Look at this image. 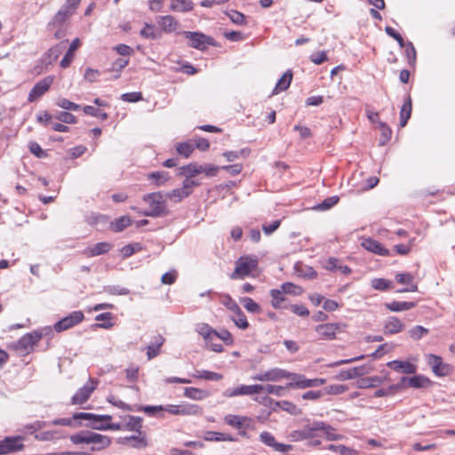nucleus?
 I'll return each instance as SVG.
<instances>
[{"label":"nucleus","mask_w":455,"mask_h":455,"mask_svg":"<svg viewBox=\"0 0 455 455\" xmlns=\"http://www.w3.org/2000/svg\"><path fill=\"white\" fill-rule=\"evenodd\" d=\"M143 201L149 206L148 211L142 212L144 216L157 218L168 213L165 194L161 192L147 194L143 196Z\"/></svg>","instance_id":"obj_1"},{"label":"nucleus","mask_w":455,"mask_h":455,"mask_svg":"<svg viewBox=\"0 0 455 455\" xmlns=\"http://www.w3.org/2000/svg\"><path fill=\"white\" fill-rule=\"evenodd\" d=\"M80 3L81 0H66L52 19L49 26L53 28H62L64 23L76 12Z\"/></svg>","instance_id":"obj_2"},{"label":"nucleus","mask_w":455,"mask_h":455,"mask_svg":"<svg viewBox=\"0 0 455 455\" xmlns=\"http://www.w3.org/2000/svg\"><path fill=\"white\" fill-rule=\"evenodd\" d=\"M52 332L51 327H45L41 331H34L23 335L15 344V348L21 353H29L34 346L43 338Z\"/></svg>","instance_id":"obj_3"},{"label":"nucleus","mask_w":455,"mask_h":455,"mask_svg":"<svg viewBox=\"0 0 455 455\" xmlns=\"http://www.w3.org/2000/svg\"><path fill=\"white\" fill-rule=\"evenodd\" d=\"M74 419L88 420L87 427L96 430H107L108 422L112 419L110 415H97L90 412H76Z\"/></svg>","instance_id":"obj_4"},{"label":"nucleus","mask_w":455,"mask_h":455,"mask_svg":"<svg viewBox=\"0 0 455 455\" xmlns=\"http://www.w3.org/2000/svg\"><path fill=\"white\" fill-rule=\"evenodd\" d=\"M257 259L251 257H241L235 263L234 272L230 275L231 279H243L257 267Z\"/></svg>","instance_id":"obj_5"},{"label":"nucleus","mask_w":455,"mask_h":455,"mask_svg":"<svg viewBox=\"0 0 455 455\" xmlns=\"http://www.w3.org/2000/svg\"><path fill=\"white\" fill-rule=\"evenodd\" d=\"M200 183L195 181L193 180L185 179L182 183V187L179 188H175L171 192L165 194L166 198L172 200L175 203H179L182 201L184 198L188 197L192 193V188L194 187L199 186Z\"/></svg>","instance_id":"obj_6"},{"label":"nucleus","mask_w":455,"mask_h":455,"mask_svg":"<svg viewBox=\"0 0 455 455\" xmlns=\"http://www.w3.org/2000/svg\"><path fill=\"white\" fill-rule=\"evenodd\" d=\"M98 380L90 378L85 385L80 387L71 398L73 405L83 404L88 401L92 392L97 388Z\"/></svg>","instance_id":"obj_7"},{"label":"nucleus","mask_w":455,"mask_h":455,"mask_svg":"<svg viewBox=\"0 0 455 455\" xmlns=\"http://www.w3.org/2000/svg\"><path fill=\"white\" fill-rule=\"evenodd\" d=\"M291 382L287 384V387H298V388H307V387H320L325 383L324 379H307L302 374L291 373L290 372V379Z\"/></svg>","instance_id":"obj_8"},{"label":"nucleus","mask_w":455,"mask_h":455,"mask_svg":"<svg viewBox=\"0 0 455 455\" xmlns=\"http://www.w3.org/2000/svg\"><path fill=\"white\" fill-rule=\"evenodd\" d=\"M84 319V315L82 311H73L68 315L55 323L53 328L57 332H61L77 325L83 322Z\"/></svg>","instance_id":"obj_9"},{"label":"nucleus","mask_w":455,"mask_h":455,"mask_svg":"<svg viewBox=\"0 0 455 455\" xmlns=\"http://www.w3.org/2000/svg\"><path fill=\"white\" fill-rule=\"evenodd\" d=\"M53 81V76H47L42 80L38 81L29 92L28 101L35 102L39 100L46 92H48Z\"/></svg>","instance_id":"obj_10"},{"label":"nucleus","mask_w":455,"mask_h":455,"mask_svg":"<svg viewBox=\"0 0 455 455\" xmlns=\"http://www.w3.org/2000/svg\"><path fill=\"white\" fill-rule=\"evenodd\" d=\"M251 379L258 381H279L283 379H290V372L280 368H273L257 373Z\"/></svg>","instance_id":"obj_11"},{"label":"nucleus","mask_w":455,"mask_h":455,"mask_svg":"<svg viewBox=\"0 0 455 455\" xmlns=\"http://www.w3.org/2000/svg\"><path fill=\"white\" fill-rule=\"evenodd\" d=\"M260 389H262L260 387L254 385H240L235 387L227 388L223 391L222 395L227 398L241 395H251L258 394Z\"/></svg>","instance_id":"obj_12"},{"label":"nucleus","mask_w":455,"mask_h":455,"mask_svg":"<svg viewBox=\"0 0 455 455\" xmlns=\"http://www.w3.org/2000/svg\"><path fill=\"white\" fill-rule=\"evenodd\" d=\"M339 323H322L315 327V331L320 339L332 340L336 338L337 331H340Z\"/></svg>","instance_id":"obj_13"},{"label":"nucleus","mask_w":455,"mask_h":455,"mask_svg":"<svg viewBox=\"0 0 455 455\" xmlns=\"http://www.w3.org/2000/svg\"><path fill=\"white\" fill-rule=\"evenodd\" d=\"M184 36L190 40L189 46L204 50L207 45L212 44V39L199 32L185 31Z\"/></svg>","instance_id":"obj_14"},{"label":"nucleus","mask_w":455,"mask_h":455,"mask_svg":"<svg viewBox=\"0 0 455 455\" xmlns=\"http://www.w3.org/2000/svg\"><path fill=\"white\" fill-rule=\"evenodd\" d=\"M405 329V323L395 315H389L384 320L383 332L385 335H395Z\"/></svg>","instance_id":"obj_15"},{"label":"nucleus","mask_w":455,"mask_h":455,"mask_svg":"<svg viewBox=\"0 0 455 455\" xmlns=\"http://www.w3.org/2000/svg\"><path fill=\"white\" fill-rule=\"evenodd\" d=\"M427 363L436 376H447L451 372V366L443 363L442 357L439 355H428Z\"/></svg>","instance_id":"obj_16"},{"label":"nucleus","mask_w":455,"mask_h":455,"mask_svg":"<svg viewBox=\"0 0 455 455\" xmlns=\"http://www.w3.org/2000/svg\"><path fill=\"white\" fill-rule=\"evenodd\" d=\"M259 440L266 445L274 448L275 451L285 453L292 450L290 444L277 443L275 436L269 432L264 431L259 435Z\"/></svg>","instance_id":"obj_17"},{"label":"nucleus","mask_w":455,"mask_h":455,"mask_svg":"<svg viewBox=\"0 0 455 455\" xmlns=\"http://www.w3.org/2000/svg\"><path fill=\"white\" fill-rule=\"evenodd\" d=\"M371 369L365 365L353 367L348 370L341 371L337 376L336 379L339 380H349L357 377L363 376L369 373Z\"/></svg>","instance_id":"obj_18"},{"label":"nucleus","mask_w":455,"mask_h":455,"mask_svg":"<svg viewBox=\"0 0 455 455\" xmlns=\"http://www.w3.org/2000/svg\"><path fill=\"white\" fill-rule=\"evenodd\" d=\"M22 447L23 444L21 437H6L4 440L0 442V454L19 451L22 449Z\"/></svg>","instance_id":"obj_19"},{"label":"nucleus","mask_w":455,"mask_h":455,"mask_svg":"<svg viewBox=\"0 0 455 455\" xmlns=\"http://www.w3.org/2000/svg\"><path fill=\"white\" fill-rule=\"evenodd\" d=\"M395 280L401 284L408 285V287L399 290L398 292H414L418 291V285L413 283L414 275L410 273H397Z\"/></svg>","instance_id":"obj_20"},{"label":"nucleus","mask_w":455,"mask_h":455,"mask_svg":"<svg viewBox=\"0 0 455 455\" xmlns=\"http://www.w3.org/2000/svg\"><path fill=\"white\" fill-rule=\"evenodd\" d=\"M224 421L226 424L237 429H246L250 427L251 419L245 416L228 414L225 416Z\"/></svg>","instance_id":"obj_21"},{"label":"nucleus","mask_w":455,"mask_h":455,"mask_svg":"<svg viewBox=\"0 0 455 455\" xmlns=\"http://www.w3.org/2000/svg\"><path fill=\"white\" fill-rule=\"evenodd\" d=\"M387 365L397 372L405 374H414L417 371V366L408 361L394 360L388 362Z\"/></svg>","instance_id":"obj_22"},{"label":"nucleus","mask_w":455,"mask_h":455,"mask_svg":"<svg viewBox=\"0 0 455 455\" xmlns=\"http://www.w3.org/2000/svg\"><path fill=\"white\" fill-rule=\"evenodd\" d=\"M326 424L323 422H314L310 427L304 428L299 433L300 439L314 438L322 436L323 430L325 429Z\"/></svg>","instance_id":"obj_23"},{"label":"nucleus","mask_w":455,"mask_h":455,"mask_svg":"<svg viewBox=\"0 0 455 455\" xmlns=\"http://www.w3.org/2000/svg\"><path fill=\"white\" fill-rule=\"evenodd\" d=\"M362 246L377 255L380 256H388L389 251L387 249H386L379 242L372 239V238H366L362 242Z\"/></svg>","instance_id":"obj_24"},{"label":"nucleus","mask_w":455,"mask_h":455,"mask_svg":"<svg viewBox=\"0 0 455 455\" xmlns=\"http://www.w3.org/2000/svg\"><path fill=\"white\" fill-rule=\"evenodd\" d=\"M156 21L161 29L166 33L175 31L179 26V22L172 15L160 16Z\"/></svg>","instance_id":"obj_25"},{"label":"nucleus","mask_w":455,"mask_h":455,"mask_svg":"<svg viewBox=\"0 0 455 455\" xmlns=\"http://www.w3.org/2000/svg\"><path fill=\"white\" fill-rule=\"evenodd\" d=\"M202 173V164L196 163H190L187 165H183L178 169L177 175L185 176L186 179L191 180L197 174Z\"/></svg>","instance_id":"obj_26"},{"label":"nucleus","mask_w":455,"mask_h":455,"mask_svg":"<svg viewBox=\"0 0 455 455\" xmlns=\"http://www.w3.org/2000/svg\"><path fill=\"white\" fill-rule=\"evenodd\" d=\"M112 248V244L107 242L98 243L84 250V253L87 257H95L107 253Z\"/></svg>","instance_id":"obj_27"},{"label":"nucleus","mask_w":455,"mask_h":455,"mask_svg":"<svg viewBox=\"0 0 455 455\" xmlns=\"http://www.w3.org/2000/svg\"><path fill=\"white\" fill-rule=\"evenodd\" d=\"M90 443L93 444L92 451H100L107 448L111 443V439L100 434L92 432Z\"/></svg>","instance_id":"obj_28"},{"label":"nucleus","mask_w":455,"mask_h":455,"mask_svg":"<svg viewBox=\"0 0 455 455\" xmlns=\"http://www.w3.org/2000/svg\"><path fill=\"white\" fill-rule=\"evenodd\" d=\"M142 419L137 416L127 415L124 418V429L141 434Z\"/></svg>","instance_id":"obj_29"},{"label":"nucleus","mask_w":455,"mask_h":455,"mask_svg":"<svg viewBox=\"0 0 455 455\" xmlns=\"http://www.w3.org/2000/svg\"><path fill=\"white\" fill-rule=\"evenodd\" d=\"M385 307L391 312H403L410 310L416 307V302L412 301H391L385 303Z\"/></svg>","instance_id":"obj_30"},{"label":"nucleus","mask_w":455,"mask_h":455,"mask_svg":"<svg viewBox=\"0 0 455 455\" xmlns=\"http://www.w3.org/2000/svg\"><path fill=\"white\" fill-rule=\"evenodd\" d=\"M80 44L81 43L78 38H76L71 42L68 52H66V54L60 61L61 68H66L70 65L74 59L75 52L79 48Z\"/></svg>","instance_id":"obj_31"},{"label":"nucleus","mask_w":455,"mask_h":455,"mask_svg":"<svg viewBox=\"0 0 455 455\" xmlns=\"http://www.w3.org/2000/svg\"><path fill=\"white\" fill-rule=\"evenodd\" d=\"M170 11L178 12H190L194 8V4L190 0H170Z\"/></svg>","instance_id":"obj_32"},{"label":"nucleus","mask_w":455,"mask_h":455,"mask_svg":"<svg viewBox=\"0 0 455 455\" xmlns=\"http://www.w3.org/2000/svg\"><path fill=\"white\" fill-rule=\"evenodd\" d=\"M411 99L410 95H407L400 111V125L404 127L407 124L408 120L411 115Z\"/></svg>","instance_id":"obj_33"},{"label":"nucleus","mask_w":455,"mask_h":455,"mask_svg":"<svg viewBox=\"0 0 455 455\" xmlns=\"http://www.w3.org/2000/svg\"><path fill=\"white\" fill-rule=\"evenodd\" d=\"M292 80V73L291 70H287L278 80L274 88L272 94H277L281 92L287 90Z\"/></svg>","instance_id":"obj_34"},{"label":"nucleus","mask_w":455,"mask_h":455,"mask_svg":"<svg viewBox=\"0 0 455 455\" xmlns=\"http://www.w3.org/2000/svg\"><path fill=\"white\" fill-rule=\"evenodd\" d=\"M184 395L191 400L201 401L207 398L210 394L208 391L197 387H185Z\"/></svg>","instance_id":"obj_35"},{"label":"nucleus","mask_w":455,"mask_h":455,"mask_svg":"<svg viewBox=\"0 0 455 455\" xmlns=\"http://www.w3.org/2000/svg\"><path fill=\"white\" fill-rule=\"evenodd\" d=\"M402 382L408 383V386L414 388H420L426 387L429 380L422 375H416L411 378L403 377Z\"/></svg>","instance_id":"obj_36"},{"label":"nucleus","mask_w":455,"mask_h":455,"mask_svg":"<svg viewBox=\"0 0 455 455\" xmlns=\"http://www.w3.org/2000/svg\"><path fill=\"white\" fill-rule=\"evenodd\" d=\"M203 409L197 404L182 403L180 404V415H202Z\"/></svg>","instance_id":"obj_37"},{"label":"nucleus","mask_w":455,"mask_h":455,"mask_svg":"<svg viewBox=\"0 0 455 455\" xmlns=\"http://www.w3.org/2000/svg\"><path fill=\"white\" fill-rule=\"evenodd\" d=\"M205 440L215 442H235L236 438L229 434L209 431L206 433Z\"/></svg>","instance_id":"obj_38"},{"label":"nucleus","mask_w":455,"mask_h":455,"mask_svg":"<svg viewBox=\"0 0 455 455\" xmlns=\"http://www.w3.org/2000/svg\"><path fill=\"white\" fill-rule=\"evenodd\" d=\"M196 379H203L206 380L218 381L222 379L223 376L220 373L213 372L206 370H196L193 375Z\"/></svg>","instance_id":"obj_39"},{"label":"nucleus","mask_w":455,"mask_h":455,"mask_svg":"<svg viewBox=\"0 0 455 455\" xmlns=\"http://www.w3.org/2000/svg\"><path fill=\"white\" fill-rule=\"evenodd\" d=\"M195 150L194 143L191 141H185L177 143L176 151L179 155L185 158H188Z\"/></svg>","instance_id":"obj_40"},{"label":"nucleus","mask_w":455,"mask_h":455,"mask_svg":"<svg viewBox=\"0 0 455 455\" xmlns=\"http://www.w3.org/2000/svg\"><path fill=\"white\" fill-rule=\"evenodd\" d=\"M62 437V433L60 430H48L38 433L35 438L38 441H54Z\"/></svg>","instance_id":"obj_41"},{"label":"nucleus","mask_w":455,"mask_h":455,"mask_svg":"<svg viewBox=\"0 0 455 455\" xmlns=\"http://www.w3.org/2000/svg\"><path fill=\"white\" fill-rule=\"evenodd\" d=\"M132 224V219L129 216H122L111 222V228L115 232H121Z\"/></svg>","instance_id":"obj_42"},{"label":"nucleus","mask_w":455,"mask_h":455,"mask_svg":"<svg viewBox=\"0 0 455 455\" xmlns=\"http://www.w3.org/2000/svg\"><path fill=\"white\" fill-rule=\"evenodd\" d=\"M140 35L147 39H157L161 36V32L154 25L147 23L140 30Z\"/></svg>","instance_id":"obj_43"},{"label":"nucleus","mask_w":455,"mask_h":455,"mask_svg":"<svg viewBox=\"0 0 455 455\" xmlns=\"http://www.w3.org/2000/svg\"><path fill=\"white\" fill-rule=\"evenodd\" d=\"M196 331L204 338V340L211 339V337H216V330L207 323L199 324L196 327Z\"/></svg>","instance_id":"obj_44"},{"label":"nucleus","mask_w":455,"mask_h":455,"mask_svg":"<svg viewBox=\"0 0 455 455\" xmlns=\"http://www.w3.org/2000/svg\"><path fill=\"white\" fill-rule=\"evenodd\" d=\"M91 435H92V432H90V431H82V432L77 433L76 435H72L70 436V441L74 444H80V443H87V444H89L90 441H92L91 440Z\"/></svg>","instance_id":"obj_45"},{"label":"nucleus","mask_w":455,"mask_h":455,"mask_svg":"<svg viewBox=\"0 0 455 455\" xmlns=\"http://www.w3.org/2000/svg\"><path fill=\"white\" fill-rule=\"evenodd\" d=\"M257 387H260L262 389H260L258 394H260L262 392H266L267 394H272L275 395L277 396H282L283 395L284 387L282 386H275V385H259L257 384Z\"/></svg>","instance_id":"obj_46"},{"label":"nucleus","mask_w":455,"mask_h":455,"mask_svg":"<svg viewBox=\"0 0 455 455\" xmlns=\"http://www.w3.org/2000/svg\"><path fill=\"white\" fill-rule=\"evenodd\" d=\"M55 104L63 109L70 111H77L81 108L80 105L74 103L65 98H58L55 101Z\"/></svg>","instance_id":"obj_47"},{"label":"nucleus","mask_w":455,"mask_h":455,"mask_svg":"<svg viewBox=\"0 0 455 455\" xmlns=\"http://www.w3.org/2000/svg\"><path fill=\"white\" fill-rule=\"evenodd\" d=\"M234 314L235 315L231 318L234 323L242 330L247 329L249 326V323L243 311L240 309V311H236Z\"/></svg>","instance_id":"obj_48"},{"label":"nucleus","mask_w":455,"mask_h":455,"mask_svg":"<svg viewBox=\"0 0 455 455\" xmlns=\"http://www.w3.org/2000/svg\"><path fill=\"white\" fill-rule=\"evenodd\" d=\"M382 380L379 377H369L362 379L358 382V387L360 388H367V387H376L381 384Z\"/></svg>","instance_id":"obj_49"},{"label":"nucleus","mask_w":455,"mask_h":455,"mask_svg":"<svg viewBox=\"0 0 455 455\" xmlns=\"http://www.w3.org/2000/svg\"><path fill=\"white\" fill-rule=\"evenodd\" d=\"M371 287L377 291H387L392 287V283L385 278H374L371 282Z\"/></svg>","instance_id":"obj_50"},{"label":"nucleus","mask_w":455,"mask_h":455,"mask_svg":"<svg viewBox=\"0 0 455 455\" xmlns=\"http://www.w3.org/2000/svg\"><path fill=\"white\" fill-rule=\"evenodd\" d=\"M148 178L153 180L156 186H162L170 179V176L168 172L162 171L151 172Z\"/></svg>","instance_id":"obj_51"},{"label":"nucleus","mask_w":455,"mask_h":455,"mask_svg":"<svg viewBox=\"0 0 455 455\" xmlns=\"http://www.w3.org/2000/svg\"><path fill=\"white\" fill-rule=\"evenodd\" d=\"M270 295H271V298H272V301H271L272 306L275 308H281L282 307V303L285 299L283 291H281L280 290L273 289L270 291Z\"/></svg>","instance_id":"obj_52"},{"label":"nucleus","mask_w":455,"mask_h":455,"mask_svg":"<svg viewBox=\"0 0 455 455\" xmlns=\"http://www.w3.org/2000/svg\"><path fill=\"white\" fill-rule=\"evenodd\" d=\"M276 404L283 411L292 414V415H299L301 413V411L299 408H298L294 403L289 401H281L277 402Z\"/></svg>","instance_id":"obj_53"},{"label":"nucleus","mask_w":455,"mask_h":455,"mask_svg":"<svg viewBox=\"0 0 455 455\" xmlns=\"http://www.w3.org/2000/svg\"><path fill=\"white\" fill-rule=\"evenodd\" d=\"M226 14L228 15V17L230 19V20L235 24V25H244L245 24V16L238 12V11H235V10H230L228 12H226Z\"/></svg>","instance_id":"obj_54"},{"label":"nucleus","mask_w":455,"mask_h":455,"mask_svg":"<svg viewBox=\"0 0 455 455\" xmlns=\"http://www.w3.org/2000/svg\"><path fill=\"white\" fill-rule=\"evenodd\" d=\"M241 303L243 304L244 308L251 313H259L260 312L259 305L249 297L243 298L241 299Z\"/></svg>","instance_id":"obj_55"},{"label":"nucleus","mask_w":455,"mask_h":455,"mask_svg":"<svg viewBox=\"0 0 455 455\" xmlns=\"http://www.w3.org/2000/svg\"><path fill=\"white\" fill-rule=\"evenodd\" d=\"M428 331H429L428 329H427L421 325H416L409 331V335L412 339L419 340L423 336L427 335L428 333Z\"/></svg>","instance_id":"obj_56"},{"label":"nucleus","mask_w":455,"mask_h":455,"mask_svg":"<svg viewBox=\"0 0 455 455\" xmlns=\"http://www.w3.org/2000/svg\"><path fill=\"white\" fill-rule=\"evenodd\" d=\"M141 249H142V246L140 243H130V244L124 245L121 249V252H122L124 258H128V257L132 256L133 253L141 251Z\"/></svg>","instance_id":"obj_57"},{"label":"nucleus","mask_w":455,"mask_h":455,"mask_svg":"<svg viewBox=\"0 0 455 455\" xmlns=\"http://www.w3.org/2000/svg\"><path fill=\"white\" fill-rule=\"evenodd\" d=\"M405 55L407 57L408 62L410 65H413L416 61V49L411 42L405 43Z\"/></svg>","instance_id":"obj_58"},{"label":"nucleus","mask_w":455,"mask_h":455,"mask_svg":"<svg viewBox=\"0 0 455 455\" xmlns=\"http://www.w3.org/2000/svg\"><path fill=\"white\" fill-rule=\"evenodd\" d=\"M339 202L338 196H331L324 199L322 203L315 206V209L319 211H326L333 207Z\"/></svg>","instance_id":"obj_59"},{"label":"nucleus","mask_w":455,"mask_h":455,"mask_svg":"<svg viewBox=\"0 0 455 455\" xmlns=\"http://www.w3.org/2000/svg\"><path fill=\"white\" fill-rule=\"evenodd\" d=\"M55 118L64 124H76L77 118L68 112H59L55 115Z\"/></svg>","instance_id":"obj_60"},{"label":"nucleus","mask_w":455,"mask_h":455,"mask_svg":"<svg viewBox=\"0 0 455 455\" xmlns=\"http://www.w3.org/2000/svg\"><path fill=\"white\" fill-rule=\"evenodd\" d=\"M161 339L158 343H150L147 346V356L148 360H151L157 356L160 353Z\"/></svg>","instance_id":"obj_61"},{"label":"nucleus","mask_w":455,"mask_h":455,"mask_svg":"<svg viewBox=\"0 0 455 455\" xmlns=\"http://www.w3.org/2000/svg\"><path fill=\"white\" fill-rule=\"evenodd\" d=\"M139 366L132 365L125 369V377L129 382H136L139 378Z\"/></svg>","instance_id":"obj_62"},{"label":"nucleus","mask_w":455,"mask_h":455,"mask_svg":"<svg viewBox=\"0 0 455 455\" xmlns=\"http://www.w3.org/2000/svg\"><path fill=\"white\" fill-rule=\"evenodd\" d=\"M216 338L222 340L226 345H232L234 342L232 334L225 329L219 331H216Z\"/></svg>","instance_id":"obj_63"},{"label":"nucleus","mask_w":455,"mask_h":455,"mask_svg":"<svg viewBox=\"0 0 455 455\" xmlns=\"http://www.w3.org/2000/svg\"><path fill=\"white\" fill-rule=\"evenodd\" d=\"M309 59L314 64L316 65H320L328 60L327 53L325 51L313 52Z\"/></svg>","instance_id":"obj_64"}]
</instances>
